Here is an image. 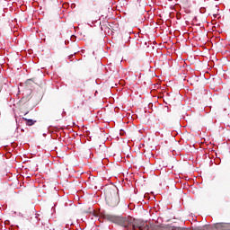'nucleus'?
I'll return each mask as SVG.
<instances>
[{
	"instance_id": "4",
	"label": "nucleus",
	"mask_w": 230,
	"mask_h": 230,
	"mask_svg": "<svg viewBox=\"0 0 230 230\" xmlns=\"http://www.w3.org/2000/svg\"><path fill=\"white\" fill-rule=\"evenodd\" d=\"M23 121H26V125L27 127H32V125H35V123H37L36 120L33 119H26V118H22Z\"/></svg>"
},
{
	"instance_id": "3",
	"label": "nucleus",
	"mask_w": 230,
	"mask_h": 230,
	"mask_svg": "<svg viewBox=\"0 0 230 230\" xmlns=\"http://www.w3.org/2000/svg\"><path fill=\"white\" fill-rule=\"evenodd\" d=\"M133 230H150V226L145 222H137L133 226Z\"/></svg>"
},
{
	"instance_id": "1",
	"label": "nucleus",
	"mask_w": 230,
	"mask_h": 230,
	"mask_svg": "<svg viewBox=\"0 0 230 230\" xmlns=\"http://www.w3.org/2000/svg\"><path fill=\"white\" fill-rule=\"evenodd\" d=\"M106 220H109L110 222H113V224H118V226H121V227H124L125 229H132L134 230V218L131 217H119V216H112V215H106L105 216Z\"/></svg>"
},
{
	"instance_id": "2",
	"label": "nucleus",
	"mask_w": 230,
	"mask_h": 230,
	"mask_svg": "<svg viewBox=\"0 0 230 230\" xmlns=\"http://www.w3.org/2000/svg\"><path fill=\"white\" fill-rule=\"evenodd\" d=\"M106 200L111 208H114L119 204V198L117 194H114L111 198H106Z\"/></svg>"
}]
</instances>
